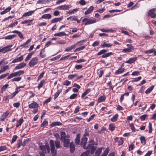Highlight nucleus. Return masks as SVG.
<instances>
[{
  "label": "nucleus",
  "instance_id": "f257e3e1",
  "mask_svg": "<svg viewBox=\"0 0 156 156\" xmlns=\"http://www.w3.org/2000/svg\"><path fill=\"white\" fill-rule=\"evenodd\" d=\"M24 73V70H20L17 72L11 73L9 75L7 79L8 80H9L13 77L23 75Z\"/></svg>",
  "mask_w": 156,
  "mask_h": 156
},
{
  "label": "nucleus",
  "instance_id": "f03ea898",
  "mask_svg": "<svg viewBox=\"0 0 156 156\" xmlns=\"http://www.w3.org/2000/svg\"><path fill=\"white\" fill-rule=\"evenodd\" d=\"M97 148L96 146H94V145L92 144H88L87 146H86L85 148H83L84 149H88V150L87 151H89V153L90 152L91 154H93Z\"/></svg>",
  "mask_w": 156,
  "mask_h": 156
},
{
  "label": "nucleus",
  "instance_id": "7ed1b4c3",
  "mask_svg": "<svg viewBox=\"0 0 156 156\" xmlns=\"http://www.w3.org/2000/svg\"><path fill=\"white\" fill-rule=\"evenodd\" d=\"M99 21V20H97L96 19L92 20L90 18L88 19L87 18H85L82 20L83 22H85L84 24L85 25L94 23H96L97 21Z\"/></svg>",
  "mask_w": 156,
  "mask_h": 156
},
{
  "label": "nucleus",
  "instance_id": "20e7f679",
  "mask_svg": "<svg viewBox=\"0 0 156 156\" xmlns=\"http://www.w3.org/2000/svg\"><path fill=\"white\" fill-rule=\"evenodd\" d=\"M38 59L35 57L32 58L29 63L28 65L30 67H33L38 63Z\"/></svg>",
  "mask_w": 156,
  "mask_h": 156
},
{
  "label": "nucleus",
  "instance_id": "39448f33",
  "mask_svg": "<svg viewBox=\"0 0 156 156\" xmlns=\"http://www.w3.org/2000/svg\"><path fill=\"white\" fill-rule=\"evenodd\" d=\"M127 48H124L122 50V52L123 53H127L132 51L134 49V47L130 44H127Z\"/></svg>",
  "mask_w": 156,
  "mask_h": 156
},
{
  "label": "nucleus",
  "instance_id": "423d86ee",
  "mask_svg": "<svg viewBox=\"0 0 156 156\" xmlns=\"http://www.w3.org/2000/svg\"><path fill=\"white\" fill-rule=\"evenodd\" d=\"M155 8H153L149 10L147 13V16L153 18H154L156 17V14L154 13V12L156 11Z\"/></svg>",
  "mask_w": 156,
  "mask_h": 156
},
{
  "label": "nucleus",
  "instance_id": "0eeeda50",
  "mask_svg": "<svg viewBox=\"0 0 156 156\" xmlns=\"http://www.w3.org/2000/svg\"><path fill=\"white\" fill-rule=\"evenodd\" d=\"M12 45L11 44L3 48L0 49V52H2L3 53H5L7 51H11L12 49L10 48L12 47Z\"/></svg>",
  "mask_w": 156,
  "mask_h": 156
},
{
  "label": "nucleus",
  "instance_id": "6e6552de",
  "mask_svg": "<svg viewBox=\"0 0 156 156\" xmlns=\"http://www.w3.org/2000/svg\"><path fill=\"white\" fill-rule=\"evenodd\" d=\"M9 113V111H7L5 112H4L3 114L0 117V121L2 122L4 121L8 117Z\"/></svg>",
  "mask_w": 156,
  "mask_h": 156
},
{
  "label": "nucleus",
  "instance_id": "1a4fd4ad",
  "mask_svg": "<svg viewBox=\"0 0 156 156\" xmlns=\"http://www.w3.org/2000/svg\"><path fill=\"white\" fill-rule=\"evenodd\" d=\"M88 138L87 137H83L81 138L80 145L83 147V148H85L86 144L87 142Z\"/></svg>",
  "mask_w": 156,
  "mask_h": 156
},
{
  "label": "nucleus",
  "instance_id": "9d476101",
  "mask_svg": "<svg viewBox=\"0 0 156 156\" xmlns=\"http://www.w3.org/2000/svg\"><path fill=\"white\" fill-rule=\"evenodd\" d=\"M39 106V105L36 102L34 101L32 103L28 105L29 108L31 109L35 108Z\"/></svg>",
  "mask_w": 156,
  "mask_h": 156
},
{
  "label": "nucleus",
  "instance_id": "9b49d317",
  "mask_svg": "<svg viewBox=\"0 0 156 156\" xmlns=\"http://www.w3.org/2000/svg\"><path fill=\"white\" fill-rule=\"evenodd\" d=\"M69 148L70 152L71 153H73L75 149V145L73 142H71L69 144Z\"/></svg>",
  "mask_w": 156,
  "mask_h": 156
},
{
  "label": "nucleus",
  "instance_id": "f8f14e48",
  "mask_svg": "<svg viewBox=\"0 0 156 156\" xmlns=\"http://www.w3.org/2000/svg\"><path fill=\"white\" fill-rule=\"evenodd\" d=\"M83 76H78V75L77 74H71L69 75L68 76V78L69 79L71 80L74 78H76L77 77L76 79L77 80L82 77Z\"/></svg>",
  "mask_w": 156,
  "mask_h": 156
},
{
  "label": "nucleus",
  "instance_id": "ddd939ff",
  "mask_svg": "<svg viewBox=\"0 0 156 156\" xmlns=\"http://www.w3.org/2000/svg\"><path fill=\"white\" fill-rule=\"evenodd\" d=\"M136 57H134L133 58H130L126 62V63L128 64H131L135 62L137 59Z\"/></svg>",
  "mask_w": 156,
  "mask_h": 156
},
{
  "label": "nucleus",
  "instance_id": "4468645a",
  "mask_svg": "<svg viewBox=\"0 0 156 156\" xmlns=\"http://www.w3.org/2000/svg\"><path fill=\"white\" fill-rule=\"evenodd\" d=\"M63 19V17L62 16H61L60 17L55 18H53L51 20V23H54L58 22H60Z\"/></svg>",
  "mask_w": 156,
  "mask_h": 156
},
{
  "label": "nucleus",
  "instance_id": "2eb2a0df",
  "mask_svg": "<svg viewBox=\"0 0 156 156\" xmlns=\"http://www.w3.org/2000/svg\"><path fill=\"white\" fill-rule=\"evenodd\" d=\"M57 9L60 10H67L69 9V7L68 5H64L58 7Z\"/></svg>",
  "mask_w": 156,
  "mask_h": 156
},
{
  "label": "nucleus",
  "instance_id": "dca6fc26",
  "mask_svg": "<svg viewBox=\"0 0 156 156\" xmlns=\"http://www.w3.org/2000/svg\"><path fill=\"white\" fill-rule=\"evenodd\" d=\"M26 64L23 62L19 64L18 65L16 66L15 67L14 69L17 70L21 69L24 68L26 66Z\"/></svg>",
  "mask_w": 156,
  "mask_h": 156
},
{
  "label": "nucleus",
  "instance_id": "f3484780",
  "mask_svg": "<svg viewBox=\"0 0 156 156\" xmlns=\"http://www.w3.org/2000/svg\"><path fill=\"white\" fill-rule=\"evenodd\" d=\"M62 140L63 141L64 147H68L69 144H70L69 140L68 139L65 138Z\"/></svg>",
  "mask_w": 156,
  "mask_h": 156
},
{
  "label": "nucleus",
  "instance_id": "a211bd4d",
  "mask_svg": "<svg viewBox=\"0 0 156 156\" xmlns=\"http://www.w3.org/2000/svg\"><path fill=\"white\" fill-rule=\"evenodd\" d=\"M113 45L112 44L110 43H106L105 41H103V43L101 44L100 46L102 48L110 47Z\"/></svg>",
  "mask_w": 156,
  "mask_h": 156
},
{
  "label": "nucleus",
  "instance_id": "6ab92c4d",
  "mask_svg": "<svg viewBox=\"0 0 156 156\" xmlns=\"http://www.w3.org/2000/svg\"><path fill=\"white\" fill-rule=\"evenodd\" d=\"M34 11L35 10L30 11L25 13L22 15V17L20 18L19 19H20L24 17L29 16L31 15L34 13Z\"/></svg>",
  "mask_w": 156,
  "mask_h": 156
},
{
  "label": "nucleus",
  "instance_id": "aec40b11",
  "mask_svg": "<svg viewBox=\"0 0 156 156\" xmlns=\"http://www.w3.org/2000/svg\"><path fill=\"white\" fill-rule=\"evenodd\" d=\"M11 33H16L17 34L20 38L22 39H23V34L20 31L15 30L12 31Z\"/></svg>",
  "mask_w": 156,
  "mask_h": 156
},
{
  "label": "nucleus",
  "instance_id": "412c9836",
  "mask_svg": "<svg viewBox=\"0 0 156 156\" xmlns=\"http://www.w3.org/2000/svg\"><path fill=\"white\" fill-rule=\"evenodd\" d=\"M23 59V55H21L20 57L16 58L13 60L12 62V63H15L16 62H20L22 61Z\"/></svg>",
  "mask_w": 156,
  "mask_h": 156
},
{
  "label": "nucleus",
  "instance_id": "4be33fe9",
  "mask_svg": "<svg viewBox=\"0 0 156 156\" xmlns=\"http://www.w3.org/2000/svg\"><path fill=\"white\" fill-rule=\"evenodd\" d=\"M80 134H77L76 136V137L75 140V143L76 145H77L79 144L80 142Z\"/></svg>",
  "mask_w": 156,
  "mask_h": 156
},
{
  "label": "nucleus",
  "instance_id": "5701e85b",
  "mask_svg": "<svg viewBox=\"0 0 156 156\" xmlns=\"http://www.w3.org/2000/svg\"><path fill=\"white\" fill-rule=\"evenodd\" d=\"M24 122V120L23 118L20 119L18 120L17 121V123L16 125V127H18L22 125V123Z\"/></svg>",
  "mask_w": 156,
  "mask_h": 156
},
{
  "label": "nucleus",
  "instance_id": "b1692460",
  "mask_svg": "<svg viewBox=\"0 0 156 156\" xmlns=\"http://www.w3.org/2000/svg\"><path fill=\"white\" fill-rule=\"evenodd\" d=\"M94 9V7L93 6H91L86 11L84 12L85 15H87L90 13Z\"/></svg>",
  "mask_w": 156,
  "mask_h": 156
},
{
  "label": "nucleus",
  "instance_id": "393cba45",
  "mask_svg": "<svg viewBox=\"0 0 156 156\" xmlns=\"http://www.w3.org/2000/svg\"><path fill=\"white\" fill-rule=\"evenodd\" d=\"M91 91L90 89L89 88L85 90L84 92L82 93L81 95V98H83L86 95L88 94Z\"/></svg>",
  "mask_w": 156,
  "mask_h": 156
},
{
  "label": "nucleus",
  "instance_id": "a878e982",
  "mask_svg": "<svg viewBox=\"0 0 156 156\" xmlns=\"http://www.w3.org/2000/svg\"><path fill=\"white\" fill-rule=\"evenodd\" d=\"M102 150V149L101 147L97 149L95 152L94 156H100Z\"/></svg>",
  "mask_w": 156,
  "mask_h": 156
},
{
  "label": "nucleus",
  "instance_id": "bb28decb",
  "mask_svg": "<svg viewBox=\"0 0 156 156\" xmlns=\"http://www.w3.org/2000/svg\"><path fill=\"white\" fill-rule=\"evenodd\" d=\"M114 54V53L112 52H109L101 56V57L102 58H106L111 55H113Z\"/></svg>",
  "mask_w": 156,
  "mask_h": 156
},
{
  "label": "nucleus",
  "instance_id": "cd10ccee",
  "mask_svg": "<svg viewBox=\"0 0 156 156\" xmlns=\"http://www.w3.org/2000/svg\"><path fill=\"white\" fill-rule=\"evenodd\" d=\"M16 35L15 34L9 35L4 37V39L6 40H11L13 39L16 37Z\"/></svg>",
  "mask_w": 156,
  "mask_h": 156
},
{
  "label": "nucleus",
  "instance_id": "c85d7f7f",
  "mask_svg": "<svg viewBox=\"0 0 156 156\" xmlns=\"http://www.w3.org/2000/svg\"><path fill=\"white\" fill-rule=\"evenodd\" d=\"M76 44H74V45H72L71 46L66 48L65 50V51H69L72 50L76 46Z\"/></svg>",
  "mask_w": 156,
  "mask_h": 156
},
{
  "label": "nucleus",
  "instance_id": "c756f323",
  "mask_svg": "<svg viewBox=\"0 0 156 156\" xmlns=\"http://www.w3.org/2000/svg\"><path fill=\"white\" fill-rule=\"evenodd\" d=\"M115 126L114 123H111L109 126V130L112 131H113L115 130Z\"/></svg>",
  "mask_w": 156,
  "mask_h": 156
},
{
  "label": "nucleus",
  "instance_id": "7c9ffc66",
  "mask_svg": "<svg viewBox=\"0 0 156 156\" xmlns=\"http://www.w3.org/2000/svg\"><path fill=\"white\" fill-rule=\"evenodd\" d=\"M118 116V114L117 113L111 119V121L113 122H116L117 120Z\"/></svg>",
  "mask_w": 156,
  "mask_h": 156
},
{
  "label": "nucleus",
  "instance_id": "2f4dec72",
  "mask_svg": "<svg viewBox=\"0 0 156 156\" xmlns=\"http://www.w3.org/2000/svg\"><path fill=\"white\" fill-rule=\"evenodd\" d=\"M51 17V16L49 14H44L42 15L41 18L42 19H50Z\"/></svg>",
  "mask_w": 156,
  "mask_h": 156
},
{
  "label": "nucleus",
  "instance_id": "473e14b6",
  "mask_svg": "<svg viewBox=\"0 0 156 156\" xmlns=\"http://www.w3.org/2000/svg\"><path fill=\"white\" fill-rule=\"evenodd\" d=\"M129 94V93L127 92L124 93V94H122L120 97V101L121 102H122L123 100H124V96H128Z\"/></svg>",
  "mask_w": 156,
  "mask_h": 156
},
{
  "label": "nucleus",
  "instance_id": "72a5a7b5",
  "mask_svg": "<svg viewBox=\"0 0 156 156\" xmlns=\"http://www.w3.org/2000/svg\"><path fill=\"white\" fill-rule=\"evenodd\" d=\"M106 99V97L105 96H102L99 97L98 100V102L100 103L105 101Z\"/></svg>",
  "mask_w": 156,
  "mask_h": 156
},
{
  "label": "nucleus",
  "instance_id": "f704fd0d",
  "mask_svg": "<svg viewBox=\"0 0 156 156\" xmlns=\"http://www.w3.org/2000/svg\"><path fill=\"white\" fill-rule=\"evenodd\" d=\"M124 70V68H122L121 67H120L115 71V74H118L121 73L123 72Z\"/></svg>",
  "mask_w": 156,
  "mask_h": 156
},
{
  "label": "nucleus",
  "instance_id": "c9c22d12",
  "mask_svg": "<svg viewBox=\"0 0 156 156\" xmlns=\"http://www.w3.org/2000/svg\"><path fill=\"white\" fill-rule=\"evenodd\" d=\"M140 139V140L141 143L143 145H144L146 143V140L145 137L144 136H141Z\"/></svg>",
  "mask_w": 156,
  "mask_h": 156
},
{
  "label": "nucleus",
  "instance_id": "e433bc0d",
  "mask_svg": "<svg viewBox=\"0 0 156 156\" xmlns=\"http://www.w3.org/2000/svg\"><path fill=\"white\" fill-rule=\"evenodd\" d=\"M19 91L18 90H16L13 93L11 94L8 95L9 99H11L14 98L16 95L18 93Z\"/></svg>",
  "mask_w": 156,
  "mask_h": 156
},
{
  "label": "nucleus",
  "instance_id": "4c0bfd02",
  "mask_svg": "<svg viewBox=\"0 0 156 156\" xmlns=\"http://www.w3.org/2000/svg\"><path fill=\"white\" fill-rule=\"evenodd\" d=\"M62 125V123L59 122H52L51 124V126L53 127L56 126H61Z\"/></svg>",
  "mask_w": 156,
  "mask_h": 156
},
{
  "label": "nucleus",
  "instance_id": "58836bf2",
  "mask_svg": "<svg viewBox=\"0 0 156 156\" xmlns=\"http://www.w3.org/2000/svg\"><path fill=\"white\" fill-rule=\"evenodd\" d=\"M45 82V80L44 79L41 80L40 81V83L38 84V85L37 87L38 88V89H40L42 88L43 87V85L44 83Z\"/></svg>",
  "mask_w": 156,
  "mask_h": 156
},
{
  "label": "nucleus",
  "instance_id": "ea45409f",
  "mask_svg": "<svg viewBox=\"0 0 156 156\" xmlns=\"http://www.w3.org/2000/svg\"><path fill=\"white\" fill-rule=\"evenodd\" d=\"M62 89H60L58 90V91L54 95V100L56 99V98L58 97L60 94L62 92Z\"/></svg>",
  "mask_w": 156,
  "mask_h": 156
},
{
  "label": "nucleus",
  "instance_id": "a19ab883",
  "mask_svg": "<svg viewBox=\"0 0 156 156\" xmlns=\"http://www.w3.org/2000/svg\"><path fill=\"white\" fill-rule=\"evenodd\" d=\"M66 33L64 32H61L58 33H56L54 34V36H59L62 37L66 35Z\"/></svg>",
  "mask_w": 156,
  "mask_h": 156
},
{
  "label": "nucleus",
  "instance_id": "79ce46f5",
  "mask_svg": "<svg viewBox=\"0 0 156 156\" xmlns=\"http://www.w3.org/2000/svg\"><path fill=\"white\" fill-rule=\"evenodd\" d=\"M154 87V85L151 86L147 89V90L145 91V93L147 94L150 93Z\"/></svg>",
  "mask_w": 156,
  "mask_h": 156
},
{
  "label": "nucleus",
  "instance_id": "37998d69",
  "mask_svg": "<svg viewBox=\"0 0 156 156\" xmlns=\"http://www.w3.org/2000/svg\"><path fill=\"white\" fill-rule=\"evenodd\" d=\"M108 51V50L104 49L100 50L98 53L97 54V55H103L105 54V53Z\"/></svg>",
  "mask_w": 156,
  "mask_h": 156
},
{
  "label": "nucleus",
  "instance_id": "c03bdc74",
  "mask_svg": "<svg viewBox=\"0 0 156 156\" xmlns=\"http://www.w3.org/2000/svg\"><path fill=\"white\" fill-rule=\"evenodd\" d=\"M9 84L7 83L5 85H4L2 88L1 90V92L2 93H3L4 91H5L6 89L8 88L9 87Z\"/></svg>",
  "mask_w": 156,
  "mask_h": 156
},
{
  "label": "nucleus",
  "instance_id": "a18cd8bd",
  "mask_svg": "<svg viewBox=\"0 0 156 156\" xmlns=\"http://www.w3.org/2000/svg\"><path fill=\"white\" fill-rule=\"evenodd\" d=\"M39 148L42 151V153H46V148L44 145H40L39 146Z\"/></svg>",
  "mask_w": 156,
  "mask_h": 156
},
{
  "label": "nucleus",
  "instance_id": "49530a36",
  "mask_svg": "<svg viewBox=\"0 0 156 156\" xmlns=\"http://www.w3.org/2000/svg\"><path fill=\"white\" fill-rule=\"evenodd\" d=\"M71 82L67 80H66L63 81L62 83V85L66 86H69L71 84Z\"/></svg>",
  "mask_w": 156,
  "mask_h": 156
},
{
  "label": "nucleus",
  "instance_id": "de8ad7c7",
  "mask_svg": "<svg viewBox=\"0 0 156 156\" xmlns=\"http://www.w3.org/2000/svg\"><path fill=\"white\" fill-rule=\"evenodd\" d=\"M51 155L52 156H56L57 155V150L55 148H51Z\"/></svg>",
  "mask_w": 156,
  "mask_h": 156
},
{
  "label": "nucleus",
  "instance_id": "09e8293b",
  "mask_svg": "<svg viewBox=\"0 0 156 156\" xmlns=\"http://www.w3.org/2000/svg\"><path fill=\"white\" fill-rule=\"evenodd\" d=\"M70 19L71 21H76L77 20V17L76 16H69L67 18V20Z\"/></svg>",
  "mask_w": 156,
  "mask_h": 156
},
{
  "label": "nucleus",
  "instance_id": "8fccbe9b",
  "mask_svg": "<svg viewBox=\"0 0 156 156\" xmlns=\"http://www.w3.org/2000/svg\"><path fill=\"white\" fill-rule=\"evenodd\" d=\"M86 41V40H83L77 42V43L76 44H76V46L77 45H78V46L82 45L83 43H85Z\"/></svg>",
  "mask_w": 156,
  "mask_h": 156
},
{
  "label": "nucleus",
  "instance_id": "3c124183",
  "mask_svg": "<svg viewBox=\"0 0 156 156\" xmlns=\"http://www.w3.org/2000/svg\"><path fill=\"white\" fill-rule=\"evenodd\" d=\"M48 125V122L45 119L43 121V122L41 124L40 127H41L44 126H47Z\"/></svg>",
  "mask_w": 156,
  "mask_h": 156
},
{
  "label": "nucleus",
  "instance_id": "603ef678",
  "mask_svg": "<svg viewBox=\"0 0 156 156\" xmlns=\"http://www.w3.org/2000/svg\"><path fill=\"white\" fill-rule=\"evenodd\" d=\"M142 79V77L141 76H140L138 77L135 78L133 79V80L130 81L129 82V83H130L132 82H137L140 81Z\"/></svg>",
  "mask_w": 156,
  "mask_h": 156
},
{
  "label": "nucleus",
  "instance_id": "864d4df0",
  "mask_svg": "<svg viewBox=\"0 0 156 156\" xmlns=\"http://www.w3.org/2000/svg\"><path fill=\"white\" fill-rule=\"evenodd\" d=\"M49 144L51 148H55V143L53 140L51 139L50 140L49 142Z\"/></svg>",
  "mask_w": 156,
  "mask_h": 156
},
{
  "label": "nucleus",
  "instance_id": "5fc2aeb1",
  "mask_svg": "<svg viewBox=\"0 0 156 156\" xmlns=\"http://www.w3.org/2000/svg\"><path fill=\"white\" fill-rule=\"evenodd\" d=\"M55 147L56 148H61V146L60 145V141L59 140H56L55 142Z\"/></svg>",
  "mask_w": 156,
  "mask_h": 156
},
{
  "label": "nucleus",
  "instance_id": "6e6d98bb",
  "mask_svg": "<svg viewBox=\"0 0 156 156\" xmlns=\"http://www.w3.org/2000/svg\"><path fill=\"white\" fill-rule=\"evenodd\" d=\"M30 140V138H27L26 139H24L22 143V145L23 146H25L26 144H28Z\"/></svg>",
  "mask_w": 156,
  "mask_h": 156
},
{
  "label": "nucleus",
  "instance_id": "4d7b16f0",
  "mask_svg": "<svg viewBox=\"0 0 156 156\" xmlns=\"http://www.w3.org/2000/svg\"><path fill=\"white\" fill-rule=\"evenodd\" d=\"M109 151V147H107L105 149V150L104 151L103 153L102 154L104 156H106L108 154Z\"/></svg>",
  "mask_w": 156,
  "mask_h": 156
},
{
  "label": "nucleus",
  "instance_id": "13d9d810",
  "mask_svg": "<svg viewBox=\"0 0 156 156\" xmlns=\"http://www.w3.org/2000/svg\"><path fill=\"white\" fill-rule=\"evenodd\" d=\"M85 48V46L84 45L82 46L81 47H79L76 49L74 51V52H76L78 51H80L84 49Z\"/></svg>",
  "mask_w": 156,
  "mask_h": 156
},
{
  "label": "nucleus",
  "instance_id": "bf43d9fd",
  "mask_svg": "<svg viewBox=\"0 0 156 156\" xmlns=\"http://www.w3.org/2000/svg\"><path fill=\"white\" fill-rule=\"evenodd\" d=\"M148 115L146 114H144L143 115H142L140 116V119L141 121H144L145 120V119L147 118L148 117Z\"/></svg>",
  "mask_w": 156,
  "mask_h": 156
},
{
  "label": "nucleus",
  "instance_id": "052dcab7",
  "mask_svg": "<svg viewBox=\"0 0 156 156\" xmlns=\"http://www.w3.org/2000/svg\"><path fill=\"white\" fill-rule=\"evenodd\" d=\"M61 140H62L63 139H64L65 138H66V134L64 131H62L61 133Z\"/></svg>",
  "mask_w": 156,
  "mask_h": 156
},
{
  "label": "nucleus",
  "instance_id": "680f3d73",
  "mask_svg": "<svg viewBox=\"0 0 156 156\" xmlns=\"http://www.w3.org/2000/svg\"><path fill=\"white\" fill-rule=\"evenodd\" d=\"M18 138V136L17 135H14L12 139V141L11 142V144L13 143L14 142H15Z\"/></svg>",
  "mask_w": 156,
  "mask_h": 156
},
{
  "label": "nucleus",
  "instance_id": "e2e57ef3",
  "mask_svg": "<svg viewBox=\"0 0 156 156\" xmlns=\"http://www.w3.org/2000/svg\"><path fill=\"white\" fill-rule=\"evenodd\" d=\"M77 94H73L69 97V98L71 100L75 99L77 97Z\"/></svg>",
  "mask_w": 156,
  "mask_h": 156
},
{
  "label": "nucleus",
  "instance_id": "0e129e2a",
  "mask_svg": "<svg viewBox=\"0 0 156 156\" xmlns=\"http://www.w3.org/2000/svg\"><path fill=\"white\" fill-rule=\"evenodd\" d=\"M149 133H151L152 131V124L151 122H149L148 124Z\"/></svg>",
  "mask_w": 156,
  "mask_h": 156
},
{
  "label": "nucleus",
  "instance_id": "69168bd1",
  "mask_svg": "<svg viewBox=\"0 0 156 156\" xmlns=\"http://www.w3.org/2000/svg\"><path fill=\"white\" fill-rule=\"evenodd\" d=\"M129 126L131 128V129L133 132H135L136 131L135 128L134 127V124L133 123H130L129 124Z\"/></svg>",
  "mask_w": 156,
  "mask_h": 156
},
{
  "label": "nucleus",
  "instance_id": "338daca9",
  "mask_svg": "<svg viewBox=\"0 0 156 156\" xmlns=\"http://www.w3.org/2000/svg\"><path fill=\"white\" fill-rule=\"evenodd\" d=\"M105 10V8H103L101 9H97L95 12H99L100 13H103Z\"/></svg>",
  "mask_w": 156,
  "mask_h": 156
},
{
  "label": "nucleus",
  "instance_id": "774afa93",
  "mask_svg": "<svg viewBox=\"0 0 156 156\" xmlns=\"http://www.w3.org/2000/svg\"><path fill=\"white\" fill-rule=\"evenodd\" d=\"M22 79L21 77H15L12 80V81H16V82H18L20 81Z\"/></svg>",
  "mask_w": 156,
  "mask_h": 156
}]
</instances>
